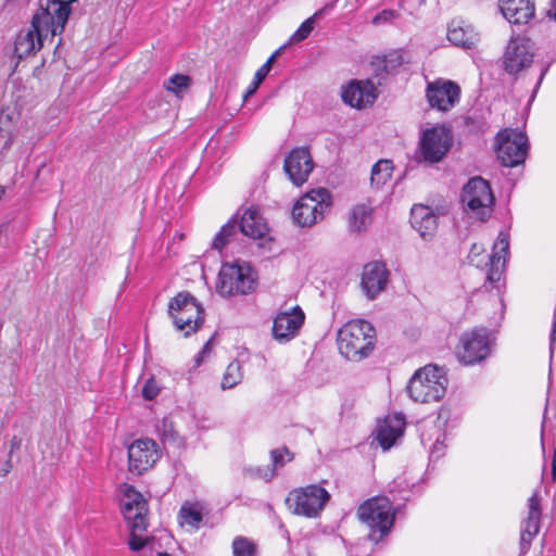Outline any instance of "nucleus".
<instances>
[{
    "instance_id": "09e8293b",
    "label": "nucleus",
    "mask_w": 556,
    "mask_h": 556,
    "mask_svg": "<svg viewBox=\"0 0 556 556\" xmlns=\"http://www.w3.org/2000/svg\"><path fill=\"white\" fill-rule=\"evenodd\" d=\"M547 430V420L544 416L543 422H542V429H541V441H542V447L544 448V437Z\"/></svg>"
},
{
    "instance_id": "4be33fe9",
    "label": "nucleus",
    "mask_w": 556,
    "mask_h": 556,
    "mask_svg": "<svg viewBox=\"0 0 556 556\" xmlns=\"http://www.w3.org/2000/svg\"><path fill=\"white\" fill-rule=\"evenodd\" d=\"M389 281V270L381 262H371L364 266L362 274V287L370 300L382 292Z\"/></svg>"
},
{
    "instance_id": "cd10ccee",
    "label": "nucleus",
    "mask_w": 556,
    "mask_h": 556,
    "mask_svg": "<svg viewBox=\"0 0 556 556\" xmlns=\"http://www.w3.org/2000/svg\"><path fill=\"white\" fill-rule=\"evenodd\" d=\"M372 210L365 204L355 205L349 215V229L352 232H362L371 223Z\"/></svg>"
},
{
    "instance_id": "c03bdc74",
    "label": "nucleus",
    "mask_w": 556,
    "mask_h": 556,
    "mask_svg": "<svg viewBox=\"0 0 556 556\" xmlns=\"http://www.w3.org/2000/svg\"><path fill=\"white\" fill-rule=\"evenodd\" d=\"M212 340L213 339H210L205 344L204 346L202 348V350L199 352V354L197 355L195 357V363L198 365L201 364V362L203 361L204 356L211 351V343H212Z\"/></svg>"
},
{
    "instance_id": "39448f33",
    "label": "nucleus",
    "mask_w": 556,
    "mask_h": 556,
    "mask_svg": "<svg viewBox=\"0 0 556 556\" xmlns=\"http://www.w3.org/2000/svg\"><path fill=\"white\" fill-rule=\"evenodd\" d=\"M167 313L177 330L188 337L204 321V308L188 291L177 293L168 303Z\"/></svg>"
},
{
    "instance_id": "58836bf2",
    "label": "nucleus",
    "mask_w": 556,
    "mask_h": 556,
    "mask_svg": "<svg viewBox=\"0 0 556 556\" xmlns=\"http://www.w3.org/2000/svg\"><path fill=\"white\" fill-rule=\"evenodd\" d=\"M405 62L404 53L401 50H395L379 60V65H382L384 72L390 73L399 68Z\"/></svg>"
},
{
    "instance_id": "c756f323",
    "label": "nucleus",
    "mask_w": 556,
    "mask_h": 556,
    "mask_svg": "<svg viewBox=\"0 0 556 556\" xmlns=\"http://www.w3.org/2000/svg\"><path fill=\"white\" fill-rule=\"evenodd\" d=\"M281 49L282 48H279L277 51H275L268 58V60L256 71V73L254 75L253 81L250 84V86L248 87V89L245 91L244 99H247L248 97H250L253 93H255V91L257 90L260 85L263 83V80L268 75V73H269V71L271 68V65L275 62L277 55L280 53Z\"/></svg>"
},
{
    "instance_id": "de8ad7c7",
    "label": "nucleus",
    "mask_w": 556,
    "mask_h": 556,
    "mask_svg": "<svg viewBox=\"0 0 556 556\" xmlns=\"http://www.w3.org/2000/svg\"><path fill=\"white\" fill-rule=\"evenodd\" d=\"M552 8L547 11L549 18L556 20V0H551Z\"/></svg>"
},
{
    "instance_id": "49530a36",
    "label": "nucleus",
    "mask_w": 556,
    "mask_h": 556,
    "mask_svg": "<svg viewBox=\"0 0 556 556\" xmlns=\"http://www.w3.org/2000/svg\"><path fill=\"white\" fill-rule=\"evenodd\" d=\"M443 452H444V446L442 444H439V441H437L431 450V457L439 458L443 454Z\"/></svg>"
},
{
    "instance_id": "20e7f679",
    "label": "nucleus",
    "mask_w": 556,
    "mask_h": 556,
    "mask_svg": "<svg viewBox=\"0 0 556 556\" xmlns=\"http://www.w3.org/2000/svg\"><path fill=\"white\" fill-rule=\"evenodd\" d=\"M357 515L362 523L369 530L368 540L375 544L389 535L394 523L392 503L387 497L367 500L358 507Z\"/></svg>"
},
{
    "instance_id": "b1692460",
    "label": "nucleus",
    "mask_w": 556,
    "mask_h": 556,
    "mask_svg": "<svg viewBox=\"0 0 556 556\" xmlns=\"http://www.w3.org/2000/svg\"><path fill=\"white\" fill-rule=\"evenodd\" d=\"M410 225L424 240L431 239L438 228V216L431 207L415 204L410 211Z\"/></svg>"
},
{
    "instance_id": "a878e982",
    "label": "nucleus",
    "mask_w": 556,
    "mask_h": 556,
    "mask_svg": "<svg viewBox=\"0 0 556 556\" xmlns=\"http://www.w3.org/2000/svg\"><path fill=\"white\" fill-rule=\"evenodd\" d=\"M447 39L456 47L470 49L479 39L475 28L464 21H452L447 28Z\"/></svg>"
},
{
    "instance_id": "a211bd4d",
    "label": "nucleus",
    "mask_w": 556,
    "mask_h": 556,
    "mask_svg": "<svg viewBox=\"0 0 556 556\" xmlns=\"http://www.w3.org/2000/svg\"><path fill=\"white\" fill-rule=\"evenodd\" d=\"M313 168L312 155L305 147L294 148L285 159L283 169L293 185L298 187L307 181Z\"/></svg>"
},
{
    "instance_id": "e433bc0d",
    "label": "nucleus",
    "mask_w": 556,
    "mask_h": 556,
    "mask_svg": "<svg viewBox=\"0 0 556 556\" xmlns=\"http://www.w3.org/2000/svg\"><path fill=\"white\" fill-rule=\"evenodd\" d=\"M190 76L184 74H175L164 83V88L167 91H170L178 96L181 91L187 90L190 87Z\"/></svg>"
},
{
    "instance_id": "37998d69",
    "label": "nucleus",
    "mask_w": 556,
    "mask_h": 556,
    "mask_svg": "<svg viewBox=\"0 0 556 556\" xmlns=\"http://www.w3.org/2000/svg\"><path fill=\"white\" fill-rule=\"evenodd\" d=\"M13 127V119L9 113L1 112L0 113V136L4 137L10 135Z\"/></svg>"
},
{
    "instance_id": "c85d7f7f",
    "label": "nucleus",
    "mask_w": 556,
    "mask_h": 556,
    "mask_svg": "<svg viewBox=\"0 0 556 556\" xmlns=\"http://www.w3.org/2000/svg\"><path fill=\"white\" fill-rule=\"evenodd\" d=\"M293 457V453L287 446L271 450L270 459L273 464V469L266 471L264 479L266 481H270L275 477V470L277 468L283 467L285 464L291 462Z\"/></svg>"
},
{
    "instance_id": "2f4dec72",
    "label": "nucleus",
    "mask_w": 556,
    "mask_h": 556,
    "mask_svg": "<svg viewBox=\"0 0 556 556\" xmlns=\"http://www.w3.org/2000/svg\"><path fill=\"white\" fill-rule=\"evenodd\" d=\"M238 230V223L235 219H230L227 224H225L219 232L215 236L212 248L218 251H222L229 240L236 236Z\"/></svg>"
},
{
    "instance_id": "f3484780",
    "label": "nucleus",
    "mask_w": 556,
    "mask_h": 556,
    "mask_svg": "<svg viewBox=\"0 0 556 556\" xmlns=\"http://www.w3.org/2000/svg\"><path fill=\"white\" fill-rule=\"evenodd\" d=\"M533 62V52L530 40L522 37L511 38L503 55V65L506 73L516 75L528 68Z\"/></svg>"
},
{
    "instance_id": "5fc2aeb1",
    "label": "nucleus",
    "mask_w": 556,
    "mask_h": 556,
    "mask_svg": "<svg viewBox=\"0 0 556 556\" xmlns=\"http://www.w3.org/2000/svg\"><path fill=\"white\" fill-rule=\"evenodd\" d=\"M11 469V465L8 466V468H3V476H5Z\"/></svg>"
},
{
    "instance_id": "ea45409f",
    "label": "nucleus",
    "mask_w": 556,
    "mask_h": 556,
    "mask_svg": "<svg viewBox=\"0 0 556 556\" xmlns=\"http://www.w3.org/2000/svg\"><path fill=\"white\" fill-rule=\"evenodd\" d=\"M161 387L159 382L155 380V378L152 376L146 381L141 393L144 400L152 401L159 395Z\"/></svg>"
},
{
    "instance_id": "4c0bfd02",
    "label": "nucleus",
    "mask_w": 556,
    "mask_h": 556,
    "mask_svg": "<svg viewBox=\"0 0 556 556\" xmlns=\"http://www.w3.org/2000/svg\"><path fill=\"white\" fill-rule=\"evenodd\" d=\"M156 432L164 443H174L178 439V433L174 428V424L168 418H163L156 424Z\"/></svg>"
},
{
    "instance_id": "f257e3e1",
    "label": "nucleus",
    "mask_w": 556,
    "mask_h": 556,
    "mask_svg": "<svg viewBox=\"0 0 556 556\" xmlns=\"http://www.w3.org/2000/svg\"><path fill=\"white\" fill-rule=\"evenodd\" d=\"M71 10L66 2L60 0H39V7L34 14L30 28L21 33L15 40V54L25 59L38 52L43 41L50 37L52 40L62 34L67 23Z\"/></svg>"
},
{
    "instance_id": "3c124183",
    "label": "nucleus",
    "mask_w": 556,
    "mask_h": 556,
    "mask_svg": "<svg viewBox=\"0 0 556 556\" xmlns=\"http://www.w3.org/2000/svg\"><path fill=\"white\" fill-rule=\"evenodd\" d=\"M22 443V440L17 437H13L11 440V452L12 453L15 448H20Z\"/></svg>"
},
{
    "instance_id": "9d476101",
    "label": "nucleus",
    "mask_w": 556,
    "mask_h": 556,
    "mask_svg": "<svg viewBox=\"0 0 556 556\" xmlns=\"http://www.w3.org/2000/svg\"><path fill=\"white\" fill-rule=\"evenodd\" d=\"M463 204L480 220H486L492 214L494 195L489 182L482 177H472L462 191Z\"/></svg>"
},
{
    "instance_id": "c9c22d12",
    "label": "nucleus",
    "mask_w": 556,
    "mask_h": 556,
    "mask_svg": "<svg viewBox=\"0 0 556 556\" xmlns=\"http://www.w3.org/2000/svg\"><path fill=\"white\" fill-rule=\"evenodd\" d=\"M326 8H323L314 13L311 17L306 18L300 27L295 30V33L291 36L290 41L298 43L306 39L312 30L314 29L315 20L320 17Z\"/></svg>"
},
{
    "instance_id": "7ed1b4c3",
    "label": "nucleus",
    "mask_w": 556,
    "mask_h": 556,
    "mask_svg": "<svg viewBox=\"0 0 556 556\" xmlns=\"http://www.w3.org/2000/svg\"><path fill=\"white\" fill-rule=\"evenodd\" d=\"M448 379L443 368L426 365L410 378L407 391L412 400L419 403L438 402L446 393Z\"/></svg>"
},
{
    "instance_id": "603ef678",
    "label": "nucleus",
    "mask_w": 556,
    "mask_h": 556,
    "mask_svg": "<svg viewBox=\"0 0 556 556\" xmlns=\"http://www.w3.org/2000/svg\"><path fill=\"white\" fill-rule=\"evenodd\" d=\"M552 479L556 481V447L554 448V457L552 462Z\"/></svg>"
},
{
    "instance_id": "393cba45",
    "label": "nucleus",
    "mask_w": 556,
    "mask_h": 556,
    "mask_svg": "<svg viewBox=\"0 0 556 556\" xmlns=\"http://www.w3.org/2000/svg\"><path fill=\"white\" fill-rule=\"evenodd\" d=\"M405 428V418L401 414L389 416L384 424L378 428L377 440L383 450H389L402 437Z\"/></svg>"
},
{
    "instance_id": "dca6fc26",
    "label": "nucleus",
    "mask_w": 556,
    "mask_h": 556,
    "mask_svg": "<svg viewBox=\"0 0 556 556\" xmlns=\"http://www.w3.org/2000/svg\"><path fill=\"white\" fill-rule=\"evenodd\" d=\"M426 97L430 108L447 112L459 102L460 87L452 80L437 79L428 84Z\"/></svg>"
},
{
    "instance_id": "4468645a",
    "label": "nucleus",
    "mask_w": 556,
    "mask_h": 556,
    "mask_svg": "<svg viewBox=\"0 0 556 556\" xmlns=\"http://www.w3.org/2000/svg\"><path fill=\"white\" fill-rule=\"evenodd\" d=\"M122 513L129 527L146 531L148 527V503L143 495L134 485L124 484L122 488Z\"/></svg>"
},
{
    "instance_id": "79ce46f5",
    "label": "nucleus",
    "mask_w": 556,
    "mask_h": 556,
    "mask_svg": "<svg viewBox=\"0 0 556 556\" xmlns=\"http://www.w3.org/2000/svg\"><path fill=\"white\" fill-rule=\"evenodd\" d=\"M397 16H399V13L394 10H390V9L382 10L381 12H379L378 14H376L372 17V24L380 25V24L389 23V22H392Z\"/></svg>"
},
{
    "instance_id": "f03ea898",
    "label": "nucleus",
    "mask_w": 556,
    "mask_h": 556,
    "mask_svg": "<svg viewBox=\"0 0 556 556\" xmlns=\"http://www.w3.org/2000/svg\"><path fill=\"white\" fill-rule=\"evenodd\" d=\"M375 328L366 320L346 323L338 331V348L342 356L350 361L367 357L374 349Z\"/></svg>"
},
{
    "instance_id": "473e14b6",
    "label": "nucleus",
    "mask_w": 556,
    "mask_h": 556,
    "mask_svg": "<svg viewBox=\"0 0 556 556\" xmlns=\"http://www.w3.org/2000/svg\"><path fill=\"white\" fill-rule=\"evenodd\" d=\"M231 547L233 556H257V545L245 536H236Z\"/></svg>"
},
{
    "instance_id": "7c9ffc66",
    "label": "nucleus",
    "mask_w": 556,
    "mask_h": 556,
    "mask_svg": "<svg viewBox=\"0 0 556 556\" xmlns=\"http://www.w3.org/2000/svg\"><path fill=\"white\" fill-rule=\"evenodd\" d=\"M393 166L392 162L389 160H380L378 161L371 169V185H376L377 187L383 186L390 178Z\"/></svg>"
},
{
    "instance_id": "f8f14e48",
    "label": "nucleus",
    "mask_w": 556,
    "mask_h": 556,
    "mask_svg": "<svg viewBox=\"0 0 556 556\" xmlns=\"http://www.w3.org/2000/svg\"><path fill=\"white\" fill-rule=\"evenodd\" d=\"M491 349L489 330L477 328L462 334L457 356L465 365H475L484 361L491 354Z\"/></svg>"
},
{
    "instance_id": "2eb2a0df",
    "label": "nucleus",
    "mask_w": 556,
    "mask_h": 556,
    "mask_svg": "<svg viewBox=\"0 0 556 556\" xmlns=\"http://www.w3.org/2000/svg\"><path fill=\"white\" fill-rule=\"evenodd\" d=\"M452 134L444 126L426 129L420 138V154L426 162L438 163L452 146Z\"/></svg>"
},
{
    "instance_id": "a19ab883",
    "label": "nucleus",
    "mask_w": 556,
    "mask_h": 556,
    "mask_svg": "<svg viewBox=\"0 0 556 556\" xmlns=\"http://www.w3.org/2000/svg\"><path fill=\"white\" fill-rule=\"evenodd\" d=\"M130 528V536L128 540L129 548L134 552H138L142 549L147 545V538L141 536L138 534V532H141L140 530H135L132 527Z\"/></svg>"
},
{
    "instance_id": "f704fd0d",
    "label": "nucleus",
    "mask_w": 556,
    "mask_h": 556,
    "mask_svg": "<svg viewBox=\"0 0 556 556\" xmlns=\"http://www.w3.org/2000/svg\"><path fill=\"white\" fill-rule=\"evenodd\" d=\"M241 364L238 361H232L226 368L223 377L222 388L224 390L236 387L242 380Z\"/></svg>"
},
{
    "instance_id": "423d86ee",
    "label": "nucleus",
    "mask_w": 556,
    "mask_h": 556,
    "mask_svg": "<svg viewBox=\"0 0 556 556\" xmlns=\"http://www.w3.org/2000/svg\"><path fill=\"white\" fill-rule=\"evenodd\" d=\"M509 250V239L508 233L505 231H501L497 236L496 241L493 244L492 253L490 255L484 256L486 258L485 262L483 260H479V257L484 253V248L481 244L473 243L468 254V260L471 265L480 268L484 265L486 270V281L491 285H494L501 280L506 255Z\"/></svg>"
},
{
    "instance_id": "9b49d317",
    "label": "nucleus",
    "mask_w": 556,
    "mask_h": 556,
    "mask_svg": "<svg viewBox=\"0 0 556 556\" xmlns=\"http://www.w3.org/2000/svg\"><path fill=\"white\" fill-rule=\"evenodd\" d=\"M496 156L506 167L522 164L528 154V138L521 131L510 128L501 130L496 136Z\"/></svg>"
},
{
    "instance_id": "412c9836",
    "label": "nucleus",
    "mask_w": 556,
    "mask_h": 556,
    "mask_svg": "<svg viewBox=\"0 0 556 556\" xmlns=\"http://www.w3.org/2000/svg\"><path fill=\"white\" fill-rule=\"evenodd\" d=\"M542 516L541 497L539 491H535L528 500V515L522 521L520 534V551L527 553L532 540L540 531V521Z\"/></svg>"
},
{
    "instance_id": "5701e85b",
    "label": "nucleus",
    "mask_w": 556,
    "mask_h": 556,
    "mask_svg": "<svg viewBox=\"0 0 556 556\" xmlns=\"http://www.w3.org/2000/svg\"><path fill=\"white\" fill-rule=\"evenodd\" d=\"M500 10L503 16L515 25L528 24L535 12L532 0H500Z\"/></svg>"
},
{
    "instance_id": "ddd939ff",
    "label": "nucleus",
    "mask_w": 556,
    "mask_h": 556,
    "mask_svg": "<svg viewBox=\"0 0 556 556\" xmlns=\"http://www.w3.org/2000/svg\"><path fill=\"white\" fill-rule=\"evenodd\" d=\"M128 470L141 476L159 462L162 452L157 443L149 438L135 440L127 448Z\"/></svg>"
},
{
    "instance_id": "6e6d98bb",
    "label": "nucleus",
    "mask_w": 556,
    "mask_h": 556,
    "mask_svg": "<svg viewBox=\"0 0 556 556\" xmlns=\"http://www.w3.org/2000/svg\"><path fill=\"white\" fill-rule=\"evenodd\" d=\"M11 469V465L8 466V468H3V476H5Z\"/></svg>"
},
{
    "instance_id": "864d4df0",
    "label": "nucleus",
    "mask_w": 556,
    "mask_h": 556,
    "mask_svg": "<svg viewBox=\"0 0 556 556\" xmlns=\"http://www.w3.org/2000/svg\"><path fill=\"white\" fill-rule=\"evenodd\" d=\"M279 528L283 531V535L290 540V536H289V531L285 528V526L282 523L279 525Z\"/></svg>"
},
{
    "instance_id": "a18cd8bd",
    "label": "nucleus",
    "mask_w": 556,
    "mask_h": 556,
    "mask_svg": "<svg viewBox=\"0 0 556 556\" xmlns=\"http://www.w3.org/2000/svg\"><path fill=\"white\" fill-rule=\"evenodd\" d=\"M393 485L399 489V491H404L409 486L406 479L404 477H397L393 481Z\"/></svg>"
},
{
    "instance_id": "6ab92c4d",
    "label": "nucleus",
    "mask_w": 556,
    "mask_h": 556,
    "mask_svg": "<svg viewBox=\"0 0 556 556\" xmlns=\"http://www.w3.org/2000/svg\"><path fill=\"white\" fill-rule=\"evenodd\" d=\"M303 311L295 306L290 312H280L274 319L273 337L280 343L293 339L304 323Z\"/></svg>"
},
{
    "instance_id": "aec40b11",
    "label": "nucleus",
    "mask_w": 556,
    "mask_h": 556,
    "mask_svg": "<svg viewBox=\"0 0 556 556\" xmlns=\"http://www.w3.org/2000/svg\"><path fill=\"white\" fill-rule=\"evenodd\" d=\"M342 101L355 109L372 105L377 99V89L370 80H353L342 89Z\"/></svg>"
},
{
    "instance_id": "72a5a7b5",
    "label": "nucleus",
    "mask_w": 556,
    "mask_h": 556,
    "mask_svg": "<svg viewBox=\"0 0 556 556\" xmlns=\"http://www.w3.org/2000/svg\"><path fill=\"white\" fill-rule=\"evenodd\" d=\"M179 517L187 525L198 529L203 517L201 509L195 504L185 503L179 510Z\"/></svg>"
},
{
    "instance_id": "bb28decb",
    "label": "nucleus",
    "mask_w": 556,
    "mask_h": 556,
    "mask_svg": "<svg viewBox=\"0 0 556 556\" xmlns=\"http://www.w3.org/2000/svg\"><path fill=\"white\" fill-rule=\"evenodd\" d=\"M238 228L244 236L253 239H261L268 231L267 225L258 212L251 208L243 213Z\"/></svg>"
},
{
    "instance_id": "0eeeda50",
    "label": "nucleus",
    "mask_w": 556,
    "mask_h": 556,
    "mask_svg": "<svg viewBox=\"0 0 556 556\" xmlns=\"http://www.w3.org/2000/svg\"><path fill=\"white\" fill-rule=\"evenodd\" d=\"M331 204V194L326 188L312 189L294 204L293 222L303 228L312 227L324 218Z\"/></svg>"
},
{
    "instance_id": "13d9d810",
    "label": "nucleus",
    "mask_w": 556,
    "mask_h": 556,
    "mask_svg": "<svg viewBox=\"0 0 556 556\" xmlns=\"http://www.w3.org/2000/svg\"><path fill=\"white\" fill-rule=\"evenodd\" d=\"M419 2H420V4H424L426 2V0H420Z\"/></svg>"
},
{
    "instance_id": "8fccbe9b",
    "label": "nucleus",
    "mask_w": 556,
    "mask_h": 556,
    "mask_svg": "<svg viewBox=\"0 0 556 556\" xmlns=\"http://www.w3.org/2000/svg\"><path fill=\"white\" fill-rule=\"evenodd\" d=\"M547 71H548V66H545V67H543V68L541 70V73H540L539 79H538V81H536V85H535L534 91L540 87V85H541V83H542V80H543L544 76L546 75Z\"/></svg>"
},
{
    "instance_id": "4d7b16f0",
    "label": "nucleus",
    "mask_w": 556,
    "mask_h": 556,
    "mask_svg": "<svg viewBox=\"0 0 556 556\" xmlns=\"http://www.w3.org/2000/svg\"><path fill=\"white\" fill-rule=\"evenodd\" d=\"M157 556H170V555L166 552H160V553H157Z\"/></svg>"
},
{
    "instance_id": "6e6552de",
    "label": "nucleus",
    "mask_w": 556,
    "mask_h": 556,
    "mask_svg": "<svg viewBox=\"0 0 556 556\" xmlns=\"http://www.w3.org/2000/svg\"><path fill=\"white\" fill-rule=\"evenodd\" d=\"M329 500L330 494L326 489L309 484L291 491L286 498V504L294 515L315 518Z\"/></svg>"
},
{
    "instance_id": "1a4fd4ad",
    "label": "nucleus",
    "mask_w": 556,
    "mask_h": 556,
    "mask_svg": "<svg viewBox=\"0 0 556 556\" xmlns=\"http://www.w3.org/2000/svg\"><path fill=\"white\" fill-rule=\"evenodd\" d=\"M256 279L249 266L224 264L218 274L216 291L224 298L244 295L255 289Z\"/></svg>"
}]
</instances>
